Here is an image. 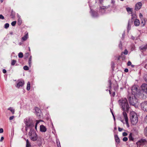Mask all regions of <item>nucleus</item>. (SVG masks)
<instances>
[{
	"instance_id": "nucleus-1",
	"label": "nucleus",
	"mask_w": 147,
	"mask_h": 147,
	"mask_svg": "<svg viewBox=\"0 0 147 147\" xmlns=\"http://www.w3.org/2000/svg\"><path fill=\"white\" fill-rule=\"evenodd\" d=\"M123 111H127L129 108V105L126 98L120 100L119 101Z\"/></svg>"
},
{
	"instance_id": "nucleus-2",
	"label": "nucleus",
	"mask_w": 147,
	"mask_h": 147,
	"mask_svg": "<svg viewBox=\"0 0 147 147\" xmlns=\"http://www.w3.org/2000/svg\"><path fill=\"white\" fill-rule=\"evenodd\" d=\"M130 118L131 123L133 125H136L138 121V116L137 114L134 111L130 112Z\"/></svg>"
},
{
	"instance_id": "nucleus-3",
	"label": "nucleus",
	"mask_w": 147,
	"mask_h": 147,
	"mask_svg": "<svg viewBox=\"0 0 147 147\" xmlns=\"http://www.w3.org/2000/svg\"><path fill=\"white\" fill-rule=\"evenodd\" d=\"M28 136L31 140L33 141H36L38 138L37 135L34 130L32 129H30L28 133Z\"/></svg>"
},
{
	"instance_id": "nucleus-4",
	"label": "nucleus",
	"mask_w": 147,
	"mask_h": 147,
	"mask_svg": "<svg viewBox=\"0 0 147 147\" xmlns=\"http://www.w3.org/2000/svg\"><path fill=\"white\" fill-rule=\"evenodd\" d=\"M138 86L137 85L134 86L132 87V95L137 96L139 95L140 91L139 89L138 88Z\"/></svg>"
},
{
	"instance_id": "nucleus-5",
	"label": "nucleus",
	"mask_w": 147,
	"mask_h": 147,
	"mask_svg": "<svg viewBox=\"0 0 147 147\" xmlns=\"http://www.w3.org/2000/svg\"><path fill=\"white\" fill-rule=\"evenodd\" d=\"M129 102L131 105L134 106L137 105L138 101L136 97L135 96L131 95V96H129Z\"/></svg>"
},
{
	"instance_id": "nucleus-6",
	"label": "nucleus",
	"mask_w": 147,
	"mask_h": 147,
	"mask_svg": "<svg viewBox=\"0 0 147 147\" xmlns=\"http://www.w3.org/2000/svg\"><path fill=\"white\" fill-rule=\"evenodd\" d=\"M24 122L27 127L33 126V125L32 123L31 120L29 119H24Z\"/></svg>"
},
{
	"instance_id": "nucleus-7",
	"label": "nucleus",
	"mask_w": 147,
	"mask_h": 147,
	"mask_svg": "<svg viewBox=\"0 0 147 147\" xmlns=\"http://www.w3.org/2000/svg\"><path fill=\"white\" fill-rule=\"evenodd\" d=\"M140 106L144 111L147 112V101L142 102L140 104Z\"/></svg>"
},
{
	"instance_id": "nucleus-8",
	"label": "nucleus",
	"mask_w": 147,
	"mask_h": 147,
	"mask_svg": "<svg viewBox=\"0 0 147 147\" xmlns=\"http://www.w3.org/2000/svg\"><path fill=\"white\" fill-rule=\"evenodd\" d=\"M147 143V141L146 139L143 138H142L140 140L137 142L136 144L137 146H140L141 145H142L144 144Z\"/></svg>"
},
{
	"instance_id": "nucleus-9",
	"label": "nucleus",
	"mask_w": 147,
	"mask_h": 147,
	"mask_svg": "<svg viewBox=\"0 0 147 147\" xmlns=\"http://www.w3.org/2000/svg\"><path fill=\"white\" fill-rule=\"evenodd\" d=\"M109 7H109L107 6H102L100 7L99 10V13L101 14H104L105 13V9L108 8Z\"/></svg>"
},
{
	"instance_id": "nucleus-10",
	"label": "nucleus",
	"mask_w": 147,
	"mask_h": 147,
	"mask_svg": "<svg viewBox=\"0 0 147 147\" xmlns=\"http://www.w3.org/2000/svg\"><path fill=\"white\" fill-rule=\"evenodd\" d=\"M142 6V3L141 2H138L135 5V9L136 11L140 9Z\"/></svg>"
},
{
	"instance_id": "nucleus-11",
	"label": "nucleus",
	"mask_w": 147,
	"mask_h": 147,
	"mask_svg": "<svg viewBox=\"0 0 147 147\" xmlns=\"http://www.w3.org/2000/svg\"><path fill=\"white\" fill-rule=\"evenodd\" d=\"M141 88L142 90L145 93L147 94V84H143L141 86Z\"/></svg>"
},
{
	"instance_id": "nucleus-12",
	"label": "nucleus",
	"mask_w": 147,
	"mask_h": 147,
	"mask_svg": "<svg viewBox=\"0 0 147 147\" xmlns=\"http://www.w3.org/2000/svg\"><path fill=\"white\" fill-rule=\"evenodd\" d=\"M35 114L38 117H40L41 115V110L38 107H36L35 108Z\"/></svg>"
},
{
	"instance_id": "nucleus-13",
	"label": "nucleus",
	"mask_w": 147,
	"mask_h": 147,
	"mask_svg": "<svg viewBox=\"0 0 147 147\" xmlns=\"http://www.w3.org/2000/svg\"><path fill=\"white\" fill-rule=\"evenodd\" d=\"M123 115L125 119V121L127 125H128V119L127 113L125 111H123Z\"/></svg>"
},
{
	"instance_id": "nucleus-14",
	"label": "nucleus",
	"mask_w": 147,
	"mask_h": 147,
	"mask_svg": "<svg viewBox=\"0 0 147 147\" xmlns=\"http://www.w3.org/2000/svg\"><path fill=\"white\" fill-rule=\"evenodd\" d=\"M24 84V81L19 82L17 84L16 87L18 88H19L20 87L22 86Z\"/></svg>"
},
{
	"instance_id": "nucleus-15",
	"label": "nucleus",
	"mask_w": 147,
	"mask_h": 147,
	"mask_svg": "<svg viewBox=\"0 0 147 147\" xmlns=\"http://www.w3.org/2000/svg\"><path fill=\"white\" fill-rule=\"evenodd\" d=\"M40 130L42 132H45L47 131L46 127L43 125H41L40 127Z\"/></svg>"
},
{
	"instance_id": "nucleus-16",
	"label": "nucleus",
	"mask_w": 147,
	"mask_h": 147,
	"mask_svg": "<svg viewBox=\"0 0 147 147\" xmlns=\"http://www.w3.org/2000/svg\"><path fill=\"white\" fill-rule=\"evenodd\" d=\"M140 50H146L147 49V44L145 45H142L140 46L139 48Z\"/></svg>"
},
{
	"instance_id": "nucleus-17",
	"label": "nucleus",
	"mask_w": 147,
	"mask_h": 147,
	"mask_svg": "<svg viewBox=\"0 0 147 147\" xmlns=\"http://www.w3.org/2000/svg\"><path fill=\"white\" fill-rule=\"evenodd\" d=\"M91 11L92 13V16L93 17H96L98 16L97 13L95 11H92V10H91Z\"/></svg>"
},
{
	"instance_id": "nucleus-18",
	"label": "nucleus",
	"mask_w": 147,
	"mask_h": 147,
	"mask_svg": "<svg viewBox=\"0 0 147 147\" xmlns=\"http://www.w3.org/2000/svg\"><path fill=\"white\" fill-rule=\"evenodd\" d=\"M140 24L139 20L137 19H136L134 22V24L136 26H138Z\"/></svg>"
},
{
	"instance_id": "nucleus-19",
	"label": "nucleus",
	"mask_w": 147,
	"mask_h": 147,
	"mask_svg": "<svg viewBox=\"0 0 147 147\" xmlns=\"http://www.w3.org/2000/svg\"><path fill=\"white\" fill-rule=\"evenodd\" d=\"M28 37V33L26 34L22 38V39L23 41L26 40Z\"/></svg>"
},
{
	"instance_id": "nucleus-20",
	"label": "nucleus",
	"mask_w": 147,
	"mask_h": 147,
	"mask_svg": "<svg viewBox=\"0 0 147 147\" xmlns=\"http://www.w3.org/2000/svg\"><path fill=\"white\" fill-rule=\"evenodd\" d=\"M114 137L116 142L117 143H119L120 142V140L118 136L117 135H115L114 136Z\"/></svg>"
},
{
	"instance_id": "nucleus-21",
	"label": "nucleus",
	"mask_w": 147,
	"mask_h": 147,
	"mask_svg": "<svg viewBox=\"0 0 147 147\" xmlns=\"http://www.w3.org/2000/svg\"><path fill=\"white\" fill-rule=\"evenodd\" d=\"M141 24H142V26H144L145 24L146 20H145L144 19H141Z\"/></svg>"
},
{
	"instance_id": "nucleus-22",
	"label": "nucleus",
	"mask_w": 147,
	"mask_h": 147,
	"mask_svg": "<svg viewBox=\"0 0 147 147\" xmlns=\"http://www.w3.org/2000/svg\"><path fill=\"white\" fill-rule=\"evenodd\" d=\"M31 145L30 143L29 140L27 139L26 140V147H31Z\"/></svg>"
},
{
	"instance_id": "nucleus-23",
	"label": "nucleus",
	"mask_w": 147,
	"mask_h": 147,
	"mask_svg": "<svg viewBox=\"0 0 147 147\" xmlns=\"http://www.w3.org/2000/svg\"><path fill=\"white\" fill-rule=\"evenodd\" d=\"M144 134L145 136L147 137V126L144 129Z\"/></svg>"
},
{
	"instance_id": "nucleus-24",
	"label": "nucleus",
	"mask_w": 147,
	"mask_h": 147,
	"mask_svg": "<svg viewBox=\"0 0 147 147\" xmlns=\"http://www.w3.org/2000/svg\"><path fill=\"white\" fill-rule=\"evenodd\" d=\"M132 133H130L129 135V136L128 137L129 139V140L130 141H133L134 140V138L132 137Z\"/></svg>"
},
{
	"instance_id": "nucleus-25",
	"label": "nucleus",
	"mask_w": 147,
	"mask_h": 147,
	"mask_svg": "<svg viewBox=\"0 0 147 147\" xmlns=\"http://www.w3.org/2000/svg\"><path fill=\"white\" fill-rule=\"evenodd\" d=\"M26 89L28 90H29L30 89V82H29L27 83Z\"/></svg>"
},
{
	"instance_id": "nucleus-26",
	"label": "nucleus",
	"mask_w": 147,
	"mask_h": 147,
	"mask_svg": "<svg viewBox=\"0 0 147 147\" xmlns=\"http://www.w3.org/2000/svg\"><path fill=\"white\" fill-rule=\"evenodd\" d=\"M32 56H30L29 58V62L28 64L29 66L30 67L31 66V60H32Z\"/></svg>"
},
{
	"instance_id": "nucleus-27",
	"label": "nucleus",
	"mask_w": 147,
	"mask_h": 147,
	"mask_svg": "<svg viewBox=\"0 0 147 147\" xmlns=\"http://www.w3.org/2000/svg\"><path fill=\"white\" fill-rule=\"evenodd\" d=\"M8 110H10L13 114L14 113V110L13 109L12 107H10L8 108Z\"/></svg>"
},
{
	"instance_id": "nucleus-28",
	"label": "nucleus",
	"mask_w": 147,
	"mask_h": 147,
	"mask_svg": "<svg viewBox=\"0 0 147 147\" xmlns=\"http://www.w3.org/2000/svg\"><path fill=\"white\" fill-rule=\"evenodd\" d=\"M23 56V54L22 52H20L18 54V57L19 58H22Z\"/></svg>"
},
{
	"instance_id": "nucleus-29",
	"label": "nucleus",
	"mask_w": 147,
	"mask_h": 147,
	"mask_svg": "<svg viewBox=\"0 0 147 147\" xmlns=\"http://www.w3.org/2000/svg\"><path fill=\"white\" fill-rule=\"evenodd\" d=\"M126 10L128 12H131L132 11V9L129 7L126 8Z\"/></svg>"
},
{
	"instance_id": "nucleus-30",
	"label": "nucleus",
	"mask_w": 147,
	"mask_h": 147,
	"mask_svg": "<svg viewBox=\"0 0 147 147\" xmlns=\"http://www.w3.org/2000/svg\"><path fill=\"white\" fill-rule=\"evenodd\" d=\"M9 26V24L8 23H7L5 24L4 27L5 28H7Z\"/></svg>"
},
{
	"instance_id": "nucleus-31",
	"label": "nucleus",
	"mask_w": 147,
	"mask_h": 147,
	"mask_svg": "<svg viewBox=\"0 0 147 147\" xmlns=\"http://www.w3.org/2000/svg\"><path fill=\"white\" fill-rule=\"evenodd\" d=\"M16 60H12V61H11V65H14L15 63H16Z\"/></svg>"
},
{
	"instance_id": "nucleus-32",
	"label": "nucleus",
	"mask_w": 147,
	"mask_h": 147,
	"mask_svg": "<svg viewBox=\"0 0 147 147\" xmlns=\"http://www.w3.org/2000/svg\"><path fill=\"white\" fill-rule=\"evenodd\" d=\"M128 53V51L126 49H125V51H124V52H122V53H123L125 55H127V54Z\"/></svg>"
},
{
	"instance_id": "nucleus-33",
	"label": "nucleus",
	"mask_w": 147,
	"mask_h": 147,
	"mask_svg": "<svg viewBox=\"0 0 147 147\" xmlns=\"http://www.w3.org/2000/svg\"><path fill=\"white\" fill-rule=\"evenodd\" d=\"M39 121H36V123L35 124V128L36 130L37 129V124L39 123Z\"/></svg>"
},
{
	"instance_id": "nucleus-34",
	"label": "nucleus",
	"mask_w": 147,
	"mask_h": 147,
	"mask_svg": "<svg viewBox=\"0 0 147 147\" xmlns=\"http://www.w3.org/2000/svg\"><path fill=\"white\" fill-rule=\"evenodd\" d=\"M16 21H13L11 22V25L12 26H14L16 24Z\"/></svg>"
},
{
	"instance_id": "nucleus-35",
	"label": "nucleus",
	"mask_w": 147,
	"mask_h": 147,
	"mask_svg": "<svg viewBox=\"0 0 147 147\" xmlns=\"http://www.w3.org/2000/svg\"><path fill=\"white\" fill-rule=\"evenodd\" d=\"M23 68L24 69L26 70H28L29 69L28 67L27 66H24Z\"/></svg>"
},
{
	"instance_id": "nucleus-36",
	"label": "nucleus",
	"mask_w": 147,
	"mask_h": 147,
	"mask_svg": "<svg viewBox=\"0 0 147 147\" xmlns=\"http://www.w3.org/2000/svg\"><path fill=\"white\" fill-rule=\"evenodd\" d=\"M128 140V138L126 137H124L123 139V140L124 142H126Z\"/></svg>"
},
{
	"instance_id": "nucleus-37",
	"label": "nucleus",
	"mask_w": 147,
	"mask_h": 147,
	"mask_svg": "<svg viewBox=\"0 0 147 147\" xmlns=\"http://www.w3.org/2000/svg\"><path fill=\"white\" fill-rule=\"evenodd\" d=\"M4 19V17L1 14H0V19L3 20Z\"/></svg>"
},
{
	"instance_id": "nucleus-38",
	"label": "nucleus",
	"mask_w": 147,
	"mask_h": 147,
	"mask_svg": "<svg viewBox=\"0 0 147 147\" xmlns=\"http://www.w3.org/2000/svg\"><path fill=\"white\" fill-rule=\"evenodd\" d=\"M122 135L123 136H126L127 135V134L125 132H124L123 133Z\"/></svg>"
},
{
	"instance_id": "nucleus-39",
	"label": "nucleus",
	"mask_w": 147,
	"mask_h": 147,
	"mask_svg": "<svg viewBox=\"0 0 147 147\" xmlns=\"http://www.w3.org/2000/svg\"><path fill=\"white\" fill-rule=\"evenodd\" d=\"M144 79L145 81L147 82V75H145L144 76Z\"/></svg>"
},
{
	"instance_id": "nucleus-40",
	"label": "nucleus",
	"mask_w": 147,
	"mask_h": 147,
	"mask_svg": "<svg viewBox=\"0 0 147 147\" xmlns=\"http://www.w3.org/2000/svg\"><path fill=\"white\" fill-rule=\"evenodd\" d=\"M139 17L141 19H143V15L141 13H140V14Z\"/></svg>"
},
{
	"instance_id": "nucleus-41",
	"label": "nucleus",
	"mask_w": 147,
	"mask_h": 147,
	"mask_svg": "<svg viewBox=\"0 0 147 147\" xmlns=\"http://www.w3.org/2000/svg\"><path fill=\"white\" fill-rule=\"evenodd\" d=\"M119 47L120 49H122V45L121 43V41L119 45Z\"/></svg>"
},
{
	"instance_id": "nucleus-42",
	"label": "nucleus",
	"mask_w": 147,
	"mask_h": 147,
	"mask_svg": "<svg viewBox=\"0 0 147 147\" xmlns=\"http://www.w3.org/2000/svg\"><path fill=\"white\" fill-rule=\"evenodd\" d=\"M123 130V129L120 128V127H118V130L119 131H121Z\"/></svg>"
},
{
	"instance_id": "nucleus-43",
	"label": "nucleus",
	"mask_w": 147,
	"mask_h": 147,
	"mask_svg": "<svg viewBox=\"0 0 147 147\" xmlns=\"http://www.w3.org/2000/svg\"><path fill=\"white\" fill-rule=\"evenodd\" d=\"M131 62L130 61H129L128 63H127V65L128 66H130V65H131Z\"/></svg>"
},
{
	"instance_id": "nucleus-44",
	"label": "nucleus",
	"mask_w": 147,
	"mask_h": 147,
	"mask_svg": "<svg viewBox=\"0 0 147 147\" xmlns=\"http://www.w3.org/2000/svg\"><path fill=\"white\" fill-rule=\"evenodd\" d=\"M131 16H132V19L133 18H135L136 17V15L135 14H132Z\"/></svg>"
},
{
	"instance_id": "nucleus-45",
	"label": "nucleus",
	"mask_w": 147,
	"mask_h": 147,
	"mask_svg": "<svg viewBox=\"0 0 147 147\" xmlns=\"http://www.w3.org/2000/svg\"><path fill=\"white\" fill-rule=\"evenodd\" d=\"M14 117V116H12L10 117H9V119L10 120H11L13 119Z\"/></svg>"
},
{
	"instance_id": "nucleus-46",
	"label": "nucleus",
	"mask_w": 147,
	"mask_h": 147,
	"mask_svg": "<svg viewBox=\"0 0 147 147\" xmlns=\"http://www.w3.org/2000/svg\"><path fill=\"white\" fill-rule=\"evenodd\" d=\"M3 131V128H1L0 129V133H2Z\"/></svg>"
},
{
	"instance_id": "nucleus-47",
	"label": "nucleus",
	"mask_w": 147,
	"mask_h": 147,
	"mask_svg": "<svg viewBox=\"0 0 147 147\" xmlns=\"http://www.w3.org/2000/svg\"><path fill=\"white\" fill-rule=\"evenodd\" d=\"M3 139H4V137L3 136H2L1 138V139L0 140V142H2L3 141Z\"/></svg>"
},
{
	"instance_id": "nucleus-48",
	"label": "nucleus",
	"mask_w": 147,
	"mask_h": 147,
	"mask_svg": "<svg viewBox=\"0 0 147 147\" xmlns=\"http://www.w3.org/2000/svg\"><path fill=\"white\" fill-rule=\"evenodd\" d=\"M3 72L4 74H5L6 72V70L5 69H3Z\"/></svg>"
},
{
	"instance_id": "nucleus-49",
	"label": "nucleus",
	"mask_w": 147,
	"mask_h": 147,
	"mask_svg": "<svg viewBox=\"0 0 147 147\" xmlns=\"http://www.w3.org/2000/svg\"><path fill=\"white\" fill-rule=\"evenodd\" d=\"M57 146H58V147H61V146H60V142H59V144H58L57 142Z\"/></svg>"
},
{
	"instance_id": "nucleus-50",
	"label": "nucleus",
	"mask_w": 147,
	"mask_h": 147,
	"mask_svg": "<svg viewBox=\"0 0 147 147\" xmlns=\"http://www.w3.org/2000/svg\"><path fill=\"white\" fill-rule=\"evenodd\" d=\"M124 71L126 72H127L128 71V69H125L124 70Z\"/></svg>"
},
{
	"instance_id": "nucleus-51",
	"label": "nucleus",
	"mask_w": 147,
	"mask_h": 147,
	"mask_svg": "<svg viewBox=\"0 0 147 147\" xmlns=\"http://www.w3.org/2000/svg\"><path fill=\"white\" fill-rule=\"evenodd\" d=\"M111 3L114 4V3H115V1H114V0H112L111 1Z\"/></svg>"
},
{
	"instance_id": "nucleus-52",
	"label": "nucleus",
	"mask_w": 147,
	"mask_h": 147,
	"mask_svg": "<svg viewBox=\"0 0 147 147\" xmlns=\"http://www.w3.org/2000/svg\"><path fill=\"white\" fill-rule=\"evenodd\" d=\"M19 25H20L21 24V21H20L19 20L18 22Z\"/></svg>"
},
{
	"instance_id": "nucleus-53",
	"label": "nucleus",
	"mask_w": 147,
	"mask_h": 147,
	"mask_svg": "<svg viewBox=\"0 0 147 147\" xmlns=\"http://www.w3.org/2000/svg\"><path fill=\"white\" fill-rule=\"evenodd\" d=\"M109 82L110 83V86L111 85V81L110 80H109Z\"/></svg>"
},
{
	"instance_id": "nucleus-54",
	"label": "nucleus",
	"mask_w": 147,
	"mask_h": 147,
	"mask_svg": "<svg viewBox=\"0 0 147 147\" xmlns=\"http://www.w3.org/2000/svg\"><path fill=\"white\" fill-rule=\"evenodd\" d=\"M111 113L112 114V115L113 116L114 115V114H113V112L112 111L111 109Z\"/></svg>"
},
{
	"instance_id": "nucleus-55",
	"label": "nucleus",
	"mask_w": 147,
	"mask_h": 147,
	"mask_svg": "<svg viewBox=\"0 0 147 147\" xmlns=\"http://www.w3.org/2000/svg\"><path fill=\"white\" fill-rule=\"evenodd\" d=\"M26 55H27V57H28V56L29 55V53H27L26 54Z\"/></svg>"
},
{
	"instance_id": "nucleus-56",
	"label": "nucleus",
	"mask_w": 147,
	"mask_h": 147,
	"mask_svg": "<svg viewBox=\"0 0 147 147\" xmlns=\"http://www.w3.org/2000/svg\"><path fill=\"white\" fill-rule=\"evenodd\" d=\"M129 21H128V27H129Z\"/></svg>"
},
{
	"instance_id": "nucleus-57",
	"label": "nucleus",
	"mask_w": 147,
	"mask_h": 147,
	"mask_svg": "<svg viewBox=\"0 0 147 147\" xmlns=\"http://www.w3.org/2000/svg\"><path fill=\"white\" fill-rule=\"evenodd\" d=\"M111 63L113 65H115L114 63L113 62H112Z\"/></svg>"
},
{
	"instance_id": "nucleus-58",
	"label": "nucleus",
	"mask_w": 147,
	"mask_h": 147,
	"mask_svg": "<svg viewBox=\"0 0 147 147\" xmlns=\"http://www.w3.org/2000/svg\"><path fill=\"white\" fill-rule=\"evenodd\" d=\"M115 92H114L113 93V96H114L115 95Z\"/></svg>"
},
{
	"instance_id": "nucleus-59",
	"label": "nucleus",
	"mask_w": 147,
	"mask_h": 147,
	"mask_svg": "<svg viewBox=\"0 0 147 147\" xmlns=\"http://www.w3.org/2000/svg\"><path fill=\"white\" fill-rule=\"evenodd\" d=\"M131 66L132 67H134V65H131Z\"/></svg>"
},
{
	"instance_id": "nucleus-60",
	"label": "nucleus",
	"mask_w": 147,
	"mask_h": 147,
	"mask_svg": "<svg viewBox=\"0 0 147 147\" xmlns=\"http://www.w3.org/2000/svg\"><path fill=\"white\" fill-rule=\"evenodd\" d=\"M4 0H0V1L1 3H2L3 2Z\"/></svg>"
},
{
	"instance_id": "nucleus-61",
	"label": "nucleus",
	"mask_w": 147,
	"mask_h": 147,
	"mask_svg": "<svg viewBox=\"0 0 147 147\" xmlns=\"http://www.w3.org/2000/svg\"><path fill=\"white\" fill-rule=\"evenodd\" d=\"M27 127H26L25 129H26V131H27Z\"/></svg>"
},
{
	"instance_id": "nucleus-62",
	"label": "nucleus",
	"mask_w": 147,
	"mask_h": 147,
	"mask_svg": "<svg viewBox=\"0 0 147 147\" xmlns=\"http://www.w3.org/2000/svg\"><path fill=\"white\" fill-rule=\"evenodd\" d=\"M121 121L122 122V123H123V120H121Z\"/></svg>"
},
{
	"instance_id": "nucleus-63",
	"label": "nucleus",
	"mask_w": 147,
	"mask_h": 147,
	"mask_svg": "<svg viewBox=\"0 0 147 147\" xmlns=\"http://www.w3.org/2000/svg\"><path fill=\"white\" fill-rule=\"evenodd\" d=\"M28 48H29V51H30V47H28Z\"/></svg>"
},
{
	"instance_id": "nucleus-64",
	"label": "nucleus",
	"mask_w": 147,
	"mask_h": 147,
	"mask_svg": "<svg viewBox=\"0 0 147 147\" xmlns=\"http://www.w3.org/2000/svg\"><path fill=\"white\" fill-rule=\"evenodd\" d=\"M113 118H114V119H115V116H114V115L113 116Z\"/></svg>"
}]
</instances>
